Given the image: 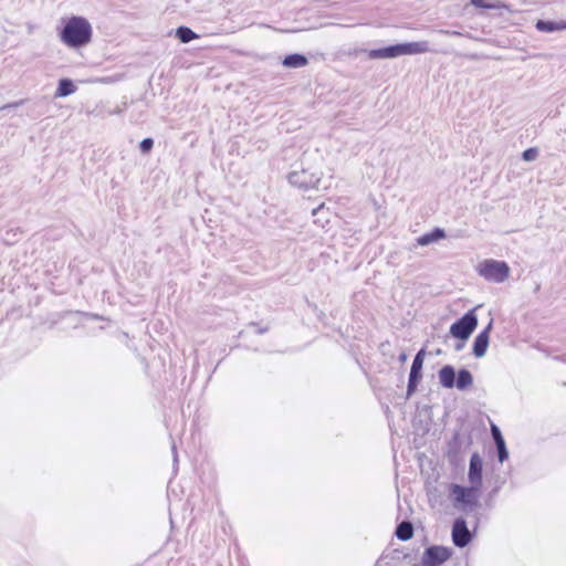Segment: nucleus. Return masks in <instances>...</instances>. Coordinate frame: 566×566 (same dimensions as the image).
<instances>
[{"label":"nucleus","instance_id":"obj_1","mask_svg":"<svg viewBox=\"0 0 566 566\" xmlns=\"http://www.w3.org/2000/svg\"><path fill=\"white\" fill-rule=\"evenodd\" d=\"M62 23L60 39L66 46L77 49L91 42L93 29L86 18L72 15L62 19Z\"/></svg>","mask_w":566,"mask_h":566},{"label":"nucleus","instance_id":"obj_2","mask_svg":"<svg viewBox=\"0 0 566 566\" xmlns=\"http://www.w3.org/2000/svg\"><path fill=\"white\" fill-rule=\"evenodd\" d=\"M430 51L427 41L409 42L395 44L382 49H375L368 52V57L376 59H392L399 55L421 54Z\"/></svg>","mask_w":566,"mask_h":566},{"label":"nucleus","instance_id":"obj_3","mask_svg":"<svg viewBox=\"0 0 566 566\" xmlns=\"http://www.w3.org/2000/svg\"><path fill=\"white\" fill-rule=\"evenodd\" d=\"M479 273L489 281L503 282L509 277L510 268L503 261L485 260L479 264Z\"/></svg>","mask_w":566,"mask_h":566},{"label":"nucleus","instance_id":"obj_4","mask_svg":"<svg viewBox=\"0 0 566 566\" xmlns=\"http://www.w3.org/2000/svg\"><path fill=\"white\" fill-rule=\"evenodd\" d=\"M322 179V172L317 169H301L290 174L289 180L293 186L302 189L316 188Z\"/></svg>","mask_w":566,"mask_h":566},{"label":"nucleus","instance_id":"obj_5","mask_svg":"<svg viewBox=\"0 0 566 566\" xmlns=\"http://www.w3.org/2000/svg\"><path fill=\"white\" fill-rule=\"evenodd\" d=\"M480 490L481 488L472 484L470 488H464L459 484L450 485V494L455 504L475 505Z\"/></svg>","mask_w":566,"mask_h":566},{"label":"nucleus","instance_id":"obj_6","mask_svg":"<svg viewBox=\"0 0 566 566\" xmlns=\"http://www.w3.org/2000/svg\"><path fill=\"white\" fill-rule=\"evenodd\" d=\"M478 324L475 315L470 312L451 325L450 333L460 339H467L475 329Z\"/></svg>","mask_w":566,"mask_h":566},{"label":"nucleus","instance_id":"obj_7","mask_svg":"<svg viewBox=\"0 0 566 566\" xmlns=\"http://www.w3.org/2000/svg\"><path fill=\"white\" fill-rule=\"evenodd\" d=\"M450 557L451 552L449 548L443 546H430L424 551L422 562L424 566H438Z\"/></svg>","mask_w":566,"mask_h":566},{"label":"nucleus","instance_id":"obj_8","mask_svg":"<svg viewBox=\"0 0 566 566\" xmlns=\"http://www.w3.org/2000/svg\"><path fill=\"white\" fill-rule=\"evenodd\" d=\"M472 539V535L467 527V523L463 518H458L453 523L452 527V542L458 547L467 546Z\"/></svg>","mask_w":566,"mask_h":566},{"label":"nucleus","instance_id":"obj_9","mask_svg":"<svg viewBox=\"0 0 566 566\" xmlns=\"http://www.w3.org/2000/svg\"><path fill=\"white\" fill-rule=\"evenodd\" d=\"M483 461L479 453H473L470 459L468 478L472 485L482 488Z\"/></svg>","mask_w":566,"mask_h":566},{"label":"nucleus","instance_id":"obj_10","mask_svg":"<svg viewBox=\"0 0 566 566\" xmlns=\"http://www.w3.org/2000/svg\"><path fill=\"white\" fill-rule=\"evenodd\" d=\"M424 355H426L424 349L419 350L412 361L410 375H409V381H408V392L409 394H411L412 391L416 390L417 384L421 377V369H422V365H423Z\"/></svg>","mask_w":566,"mask_h":566},{"label":"nucleus","instance_id":"obj_11","mask_svg":"<svg viewBox=\"0 0 566 566\" xmlns=\"http://www.w3.org/2000/svg\"><path fill=\"white\" fill-rule=\"evenodd\" d=\"M490 328H491V326L489 325L483 332H481L475 337V340H474V344H473V354L476 357H482L485 354L486 349H488Z\"/></svg>","mask_w":566,"mask_h":566},{"label":"nucleus","instance_id":"obj_12","mask_svg":"<svg viewBox=\"0 0 566 566\" xmlns=\"http://www.w3.org/2000/svg\"><path fill=\"white\" fill-rule=\"evenodd\" d=\"M535 27L541 32L562 31L566 30V20H562L558 22L538 20Z\"/></svg>","mask_w":566,"mask_h":566},{"label":"nucleus","instance_id":"obj_13","mask_svg":"<svg viewBox=\"0 0 566 566\" xmlns=\"http://www.w3.org/2000/svg\"><path fill=\"white\" fill-rule=\"evenodd\" d=\"M439 380L446 388H452L454 386L455 373L453 367L447 365L439 371Z\"/></svg>","mask_w":566,"mask_h":566},{"label":"nucleus","instance_id":"obj_14","mask_svg":"<svg viewBox=\"0 0 566 566\" xmlns=\"http://www.w3.org/2000/svg\"><path fill=\"white\" fill-rule=\"evenodd\" d=\"M491 431H492V436L495 441V444L497 447L499 459L501 462H503L507 458L504 439H503L499 428L495 424H492Z\"/></svg>","mask_w":566,"mask_h":566},{"label":"nucleus","instance_id":"obj_15","mask_svg":"<svg viewBox=\"0 0 566 566\" xmlns=\"http://www.w3.org/2000/svg\"><path fill=\"white\" fill-rule=\"evenodd\" d=\"M307 59L302 54H290L286 55L282 62L285 67H303L307 64Z\"/></svg>","mask_w":566,"mask_h":566},{"label":"nucleus","instance_id":"obj_16","mask_svg":"<svg viewBox=\"0 0 566 566\" xmlns=\"http://www.w3.org/2000/svg\"><path fill=\"white\" fill-rule=\"evenodd\" d=\"M76 90L74 83L71 80L63 78L59 82V86L55 93V96L57 97H64L72 93H74Z\"/></svg>","mask_w":566,"mask_h":566},{"label":"nucleus","instance_id":"obj_17","mask_svg":"<svg viewBox=\"0 0 566 566\" xmlns=\"http://www.w3.org/2000/svg\"><path fill=\"white\" fill-rule=\"evenodd\" d=\"M444 238V232L441 229H434L430 233H426L418 238V244L420 245H428L434 241H438L440 239Z\"/></svg>","mask_w":566,"mask_h":566},{"label":"nucleus","instance_id":"obj_18","mask_svg":"<svg viewBox=\"0 0 566 566\" xmlns=\"http://www.w3.org/2000/svg\"><path fill=\"white\" fill-rule=\"evenodd\" d=\"M413 535V527L410 522H401L396 530V536L401 541H408Z\"/></svg>","mask_w":566,"mask_h":566},{"label":"nucleus","instance_id":"obj_19","mask_svg":"<svg viewBox=\"0 0 566 566\" xmlns=\"http://www.w3.org/2000/svg\"><path fill=\"white\" fill-rule=\"evenodd\" d=\"M472 385V375L467 369H461L457 378V387L459 389H465Z\"/></svg>","mask_w":566,"mask_h":566},{"label":"nucleus","instance_id":"obj_20","mask_svg":"<svg viewBox=\"0 0 566 566\" xmlns=\"http://www.w3.org/2000/svg\"><path fill=\"white\" fill-rule=\"evenodd\" d=\"M176 34L182 43H188L198 38V34L187 27H179Z\"/></svg>","mask_w":566,"mask_h":566},{"label":"nucleus","instance_id":"obj_21","mask_svg":"<svg viewBox=\"0 0 566 566\" xmlns=\"http://www.w3.org/2000/svg\"><path fill=\"white\" fill-rule=\"evenodd\" d=\"M471 4H473L476 8H483V9H503L505 8V4L501 1H497L495 3L486 2L485 0H470Z\"/></svg>","mask_w":566,"mask_h":566},{"label":"nucleus","instance_id":"obj_22","mask_svg":"<svg viewBox=\"0 0 566 566\" xmlns=\"http://www.w3.org/2000/svg\"><path fill=\"white\" fill-rule=\"evenodd\" d=\"M538 153L536 148H528L523 153V159L526 161H531L536 159Z\"/></svg>","mask_w":566,"mask_h":566},{"label":"nucleus","instance_id":"obj_23","mask_svg":"<svg viewBox=\"0 0 566 566\" xmlns=\"http://www.w3.org/2000/svg\"><path fill=\"white\" fill-rule=\"evenodd\" d=\"M154 146V142L151 138H145L140 143V149L143 153H148Z\"/></svg>","mask_w":566,"mask_h":566}]
</instances>
